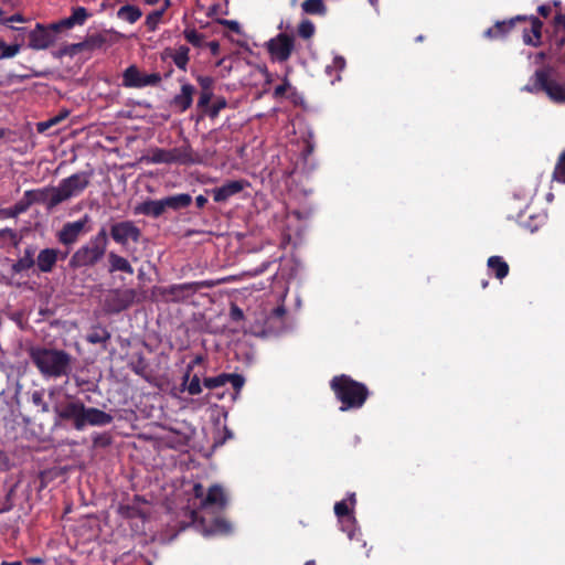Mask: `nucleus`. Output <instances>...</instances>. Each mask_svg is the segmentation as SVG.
I'll list each match as a JSON object with an SVG mask.
<instances>
[{
  "mask_svg": "<svg viewBox=\"0 0 565 565\" xmlns=\"http://www.w3.org/2000/svg\"><path fill=\"white\" fill-rule=\"evenodd\" d=\"M60 422L71 423L75 430L82 431L87 425L106 426L113 422V416L96 407H86L79 401H67L54 407Z\"/></svg>",
  "mask_w": 565,
  "mask_h": 565,
  "instance_id": "obj_1",
  "label": "nucleus"
},
{
  "mask_svg": "<svg viewBox=\"0 0 565 565\" xmlns=\"http://www.w3.org/2000/svg\"><path fill=\"white\" fill-rule=\"evenodd\" d=\"M330 388L341 403V412L361 408L370 396V391L364 383L358 382L347 374L333 376L330 381Z\"/></svg>",
  "mask_w": 565,
  "mask_h": 565,
  "instance_id": "obj_2",
  "label": "nucleus"
},
{
  "mask_svg": "<svg viewBox=\"0 0 565 565\" xmlns=\"http://www.w3.org/2000/svg\"><path fill=\"white\" fill-rule=\"evenodd\" d=\"M30 358L39 372L45 377H62L71 371L72 356L63 350L32 348Z\"/></svg>",
  "mask_w": 565,
  "mask_h": 565,
  "instance_id": "obj_3",
  "label": "nucleus"
},
{
  "mask_svg": "<svg viewBox=\"0 0 565 565\" xmlns=\"http://www.w3.org/2000/svg\"><path fill=\"white\" fill-rule=\"evenodd\" d=\"M108 246V233L106 227H100L89 241L77 248L72 255L68 266L73 269L92 268L105 256Z\"/></svg>",
  "mask_w": 565,
  "mask_h": 565,
  "instance_id": "obj_4",
  "label": "nucleus"
},
{
  "mask_svg": "<svg viewBox=\"0 0 565 565\" xmlns=\"http://www.w3.org/2000/svg\"><path fill=\"white\" fill-rule=\"evenodd\" d=\"M120 245L132 262H138L137 249L129 246L130 243L138 244L142 237L141 230L134 221L125 220L114 222L109 226L108 238Z\"/></svg>",
  "mask_w": 565,
  "mask_h": 565,
  "instance_id": "obj_5",
  "label": "nucleus"
},
{
  "mask_svg": "<svg viewBox=\"0 0 565 565\" xmlns=\"http://www.w3.org/2000/svg\"><path fill=\"white\" fill-rule=\"evenodd\" d=\"M530 93H545L554 103H565V83L552 78L551 68H539L531 77V84L524 87Z\"/></svg>",
  "mask_w": 565,
  "mask_h": 565,
  "instance_id": "obj_6",
  "label": "nucleus"
},
{
  "mask_svg": "<svg viewBox=\"0 0 565 565\" xmlns=\"http://www.w3.org/2000/svg\"><path fill=\"white\" fill-rule=\"evenodd\" d=\"M90 175L89 172L82 171L62 179L54 189L55 199L53 201L61 204L82 194L90 183Z\"/></svg>",
  "mask_w": 565,
  "mask_h": 565,
  "instance_id": "obj_7",
  "label": "nucleus"
},
{
  "mask_svg": "<svg viewBox=\"0 0 565 565\" xmlns=\"http://www.w3.org/2000/svg\"><path fill=\"white\" fill-rule=\"evenodd\" d=\"M192 492L194 498L201 499V509L215 508L217 511H223L227 507V495L220 484L211 486L205 494L204 487L201 483H194Z\"/></svg>",
  "mask_w": 565,
  "mask_h": 565,
  "instance_id": "obj_8",
  "label": "nucleus"
},
{
  "mask_svg": "<svg viewBox=\"0 0 565 565\" xmlns=\"http://www.w3.org/2000/svg\"><path fill=\"white\" fill-rule=\"evenodd\" d=\"M137 291L135 289H111L104 299V311L109 315L119 313L128 309L136 300Z\"/></svg>",
  "mask_w": 565,
  "mask_h": 565,
  "instance_id": "obj_9",
  "label": "nucleus"
},
{
  "mask_svg": "<svg viewBox=\"0 0 565 565\" xmlns=\"http://www.w3.org/2000/svg\"><path fill=\"white\" fill-rule=\"evenodd\" d=\"M214 284L212 281H191L183 284H174L161 289V295L167 297L173 302H180L194 295L202 288H211Z\"/></svg>",
  "mask_w": 565,
  "mask_h": 565,
  "instance_id": "obj_10",
  "label": "nucleus"
},
{
  "mask_svg": "<svg viewBox=\"0 0 565 565\" xmlns=\"http://www.w3.org/2000/svg\"><path fill=\"white\" fill-rule=\"evenodd\" d=\"M267 51L273 61L286 62L295 50V38L288 33H279L266 43Z\"/></svg>",
  "mask_w": 565,
  "mask_h": 565,
  "instance_id": "obj_11",
  "label": "nucleus"
},
{
  "mask_svg": "<svg viewBox=\"0 0 565 565\" xmlns=\"http://www.w3.org/2000/svg\"><path fill=\"white\" fill-rule=\"evenodd\" d=\"M161 79L159 73L143 74L136 65L128 66L122 73V86L127 88L157 86Z\"/></svg>",
  "mask_w": 565,
  "mask_h": 565,
  "instance_id": "obj_12",
  "label": "nucleus"
},
{
  "mask_svg": "<svg viewBox=\"0 0 565 565\" xmlns=\"http://www.w3.org/2000/svg\"><path fill=\"white\" fill-rule=\"evenodd\" d=\"M60 30H53L52 23L44 25L36 23L35 28L29 32V47L33 50H46L56 42V34Z\"/></svg>",
  "mask_w": 565,
  "mask_h": 565,
  "instance_id": "obj_13",
  "label": "nucleus"
},
{
  "mask_svg": "<svg viewBox=\"0 0 565 565\" xmlns=\"http://www.w3.org/2000/svg\"><path fill=\"white\" fill-rule=\"evenodd\" d=\"M168 150L170 164L193 166L202 163V157L193 150L188 139L181 146Z\"/></svg>",
  "mask_w": 565,
  "mask_h": 565,
  "instance_id": "obj_14",
  "label": "nucleus"
},
{
  "mask_svg": "<svg viewBox=\"0 0 565 565\" xmlns=\"http://www.w3.org/2000/svg\"><path fill=\"white\" fill-rule=\"evenodd\" d=\"M89 221V215L85 214L83 217L75 222L65 223L57 233L58 242L66 246L75 244L78 241L81 234L85 231V226Z\"/></svg>",
  "mask_w": 565,
  "mask_h": 565,
  "instance_id": "obj_15",
  "label": "nucleus"
},
{
  "mask_svg": "<svg viewBox=\"0 0 565 565\" xmlns=\"http://www.w3.org/2000/svg\"><path fill=\"white\" fill-rule=\"evenodd\" d=\"M522 24V39L526 45L537 47L542 44V21L534 15L526 17L525 22H519Z\"/></svg>",
  "mask_w": 565,
  "mask_h": 565,
  "instance_id": "obj_16",
  "label": "nucleus"
},
{
  "mask_svg": "<svg viewBox=\"0 0 565 565\" xmlns=\"http://www.w3.org/2000/svg\"><path fill=\"white\" fill-rule=\"evenodd\" d=\"M526 15H516L509 20L497 21L493 26L487 29L483 33L484 38L490 40L503 39L507 34L514 29L519 22H525Z\"/></svg>",
  "mask_w": 565,
  "mask_h": 565,
  "instance_id": "obj_17",
  "label": "nucleus"
},
{
  "mask_svg": "<svg viewBox=\"0 0 565 565\" xmlns=\"http://www.w3.org/2000/svg\"><path fill=\"white\" fill-rule=\"evenodd\" d=\"M247 184L248 182L244 180L228 181L222 186L212 190L213 200L217 203L225 202L233 195L242 192Z\"/></svg>",
  "mask_w": 565,
  "mask_h": 565,
  "instance_id": "obj_18",
  "label": "nucleus"
},
{
  "mask_svg": "<svg viewBox=\"0 0 565 565\" xmlns=\"http://www.w3.org/2000/svg\"><path fill=\"white\" fill-rule=\"evenodd\" d=\"M55 186H45L41 189L28 190V196L31 198L33 204H43L47 211H53L58 202H54L55 199Z\"/></svg>",
  "mask_w": 565,
  "mask_h": 565,
  "instance_id": "obj_19",
  "label": "nucleus"
},
{
  "mask_svg": "<svg viewBox=\"0 0 565 565\" xmlns=\"http://www.w3.org/2000/svg\"><path fill=\"white\" fill-rule=\"evenodd\" d=\"M89 17L88 11L84 7L73 8L72 14L68 18L62 19L52 23L53 30L72 29L75 25H83Z\"/></svg>",
  "mask_w": 565,
  "mask_h": 565,
  "instance_id": "obj_20",
  "label": "nucleus"
},
{
  "mask_svg": "<svg viewBox=\"0 0 565 565\" xmlns=\"http://www.w3.org/2000/svg\"><path fill=\"white\" fill-rule=\"evenodd\" d=\"M163 199L160 200H146L135 206L134 213L136 215H145L152 218H158L166 213Z\"/></svg>",
  "mask_w": 565,
  "mask_h": 565,
  "instance_id": "obj_21",
  "label": "nucleus"
},
{
  "mask_svg": "<svg viewBox=\"0 0 565 565\" xmlns=\"http://www.w3.org/2000/svg\"><path fill=\"white\" fill-rule=\"evenodd\" d=\"M60 257V250L55 248L42 249L35 260L40 273H51Z\"/></svg>",
  "mask_w": 565,
  "mask_h": 565,
  "instance_id": "obj_22",
  "label": "nucleus"
},
{
  "mask_svg": "<svg viewBox=\"0 0 565 565\" xmlns=\"http://www.w3.org/2000/svg\"><path fill=\"white\" fill-rule=\"evenodd\" d=\"M194 93V86L185 83L181 86L180 93L173 97L171 103L179 111L184 113L192 106Z\"/></svg>",
  "mask_w": 565,
  "mask_h": 565,
  "instance_id": "obj_23",
  "label": "nucleus"
},
{
  "mask_svg": "<svg viewBox=\"0 0 565 565\" xmlns=\"http://www.w3.org/2000/svg\"><path fill=\"white\" fill-rule=\"evenodd\" d=\"M107 260H108L109 274L120 271V273H125L128 275H132L135 271L128 258H126L113 250L108 253Z\"/></svg>",
  "mask_w": 565,
  "mask_h": 565,
  "instance_id": "obj_24",
  "label": "nucleus"
},
{
  "mask_svg": "<svg viewBox=\"0 0 565 565\" xmlns=\"http://www.w3.org/2000/svg\"><path fill=\"white\" fill-rule=\"evenodd\" d=\"M166 211H180L186 209L192 203V196L188 193H179L163 198Z\"/></svg>",
  "mask_w": 565,
  "mask_h": 565,
  "instance_id": "obj_25",
  "label": "nucleus"
},
{
  "mask_svg": "<svg viewBox=\"0 0 565 565\" xmlns=\"http://www.w3.org/2000/svg\"><path fill=\"white\" fill-rule=\"evenodd\" d=\"M34 254L35 249L32 246L26 247L23 255L12 265V271L20 274L31 269L35 265Z\"/></svg>",
  "mask_w": 565,
  "mask_h": 565,
  "instance_id": "obj_26",
  "label": "nucleus"
},
{
  "mask_svg": "<svg viewBox=\"0 0 565 565\" xmlns=\"http://www.w3.org/2000/svg\"><path fill=\"white\" fill-rule=\"evenodd\" d=\"M488 268L498 279H503L509 275V264L501 256H491L487 262Z\"/></svg>",
  "mask_w": 565,
  "mask_h": 565,
  "instance_id": "obj_27",
  "label": "nucleus"
},
{
  "mask_svg": "<svg viewBox=\"0 0 565 565\" xmlns=\"http://www.w3.org/2000/svg\"><path fill=\"white\" fill-rule=\"evenodd\" d=\"M551 55L556 62H565V34H555L550 41Z\"/></svg>",
  "mask_w": 565,
  "mask_h": 565,
  "instance_id": "obj_28",
  "label": "nucleus"
},
{
  "mask_svg": "<svg viewBox=\"0 0 565 565\" xmlns=\"http://www.w3.org/2000/svg\"><path fill=\"white\" fill-rule=\"evenodd\" d=\"M334 513L342 524L348 523L349 527H353V516L348 503L344 500L339 501L334 504ZM347 531L349 536L351 537L352 529H348Z\"/></svg>",
  "mask_w": 565,
  "mask_h": 565,
  "instance_id": "obj_29",
  "label": "nucleus"
},
{
  "mask_svg": "<svg viewBox=\"0 0 565 565\" xmlns=\"http://www.w3.org/2000/svg\"><path fill=\"white\" fill-rule=\"evenodd\" d=\"M141 15H142L141 10L137 6H132V4L122 6L117 11L118 19L127 21L131 24L137 22L141 18Z\"/></svg>",
  "mask_w": 565,
  "mask_h": 565,
  "instance_id": "obj_30",
  "label": "nucleus"
},
{
  "mask_svg": "<svg viewBox=\"0 0 565 565\" xmlns=\"http://www.w3.org/2000/svg\"><path fill=\"white\" fill-rule=\"evenodd\" d=\"M189 52L190 49L188 46L180 45L173 53H170L169 56L172 58L178 68L186 71V66L190 60Z\"/></svg>",
  "mask_w": 565,
  "mask_h": 565,
  "instance_id": "obj_31",
  "label": "nucleus"
},
{
  "mask_svg": "<svg viewBox=\"0 0 565 565\" xmlns=\"http://www.w3.org/2000/svg\"><path fill=\"white\" fill-rule=\"evenodd\" d=\"M32 205L31 198L28 196V190L23 193V196L9 210L6 211L9 217H15L19 214L26 212Z\"/></svg>",
  "mask_w": 565,
  "mask_h": 565,
  "instance_id": "obj_32",
  "label": "nucleus"
},
{
  "mask_svg": "<svg viewBox=\"0 0 565 565\" xmlns=\"http://www.w3.org/2000/svg\"><path fill=\"white\" fill-rule=\"evenodd\" d=\"M301 8L307 14L322 15L326 13V6L322 0H305Z\"/></svg>",
  "mask_w": 565,
  "mask_h": 565,
  "instance_id": "obj_33",
  "label": "nucleus"
},
{
  "mask_svg": "<svg viewBox=\"0 0 565 565\" xmlns=\"http://www.w3.org/2000/svg\"><path fill=\"white\" fill-rule=\"evenodd\" d=\"M86 339L92 344H104L110 339V333L105 328H97L89 332Z\"/></svg>",
  "mask_w": 565,
  "mask_h": 565,
  "instance_id": "obj_34",
  "label": "nucleus"
},
{
  "mask_svg": "<svg viewBox=\"0 0 565 565\" xmlns=\"http://www.w3.org/2000/svg\"><path fill=\"white\" fill-rule=\"evenodd\" d=\"M147 161L151 162V163H156V164H159V163L170 164L169 150L163 149V148H154L151 150V153L147 158Z\"/></svg>",
  "mask_w": 565,
  "mask_h": 565,
  "instance_id": "obj_35",
  "label": "nucleus"
},
{
  "mask_svg": "<svg viewBox=\"0 0 565 565\" xmlns=\"http://www.w3.org/2000/svg\"><path fill=\"white\" fill-rule=\"evenodd\" d=\"M231 531H232L231 523L227 520L222 519V518H216L212 522L211 529H210V533H213V534H228V533H231Z\"/></svg>",
  "mask_w": 565,
  "mask_h": 565,
  "instance_id": "obj_36",
  "label": "nucleus"
},
{
  "mask_svg": "<svg viewBox=\"0 0 565 565\" xmlns=\"http://www.w3.org/2000/svg\"><path fill=\"white\" fill-rule=\"evenodd\" d=\"M227 383H228L227 373H222V374H220L217 376H213V377H205L203 380V385L209 390L224 386Z\"/></svg>",
  "mask_w": 565,
  "mask_h": 565,
  "instance_id": "obj_37",
  "label": "nucleus"
},
{
  "mask_svg": "<svg viewBox=\"0 0 565 565\" xmlns=\"http://www.w3.org/2000/svg\"><path fill=\"white\" fill-rule=\"evenodd\" d=\"M553 179L559 183H565V150L558 157L553 171Z\"/></svg>",
  "mask_w": 565,
  "mask_h": 565,
  "instance_id": "obj_38",
  "label": "nucleus"
},
{
  "mask_svg": "<svg viewBox=\"0 0 565 565\" xmlns=\"http://www.w3.org/2000/svg\"><path fill=\"white\" fill-rule=\"evenodd\" d=\"M185 40L191 43L195 47L203 46L204 35L198 32L195 29H185L184 32Z\"/></svg>",
  "mask_w": 565,
  "mask_h": 565,
  "instance_id": "obj_39",
  "label": "nucleus"
},
{
  "mask_svg": "<svg viewBox=\"0 0 565 565\" xmlns=\"http://www.w3.org/2000/svg\"><path fill=\"white\" fill-rule=\"evenodd\" d=\"M163 13H164V9H161V10H154L147 15L145 24H146L148 31H154L157 29L159 22L161 21L162 17H163Z\"/></svg>",
  "mask_w": 565,
  "mask_h": 565,
  "instance_id": "obj_40",
  "label": "nucleus"
},
{
  "mask_svg": "<svg viewBox=\"0 0 565 565\" xmlns=\"http://www.w3.org/2000/svg\"><path fill=\"white\" fill-rule=\"evenodd\" d=\"M315 31H316L315 24L308 19L302 20L298 25V34L300 38H302L305 40L312 38L315 34Z\"/></svg>",
  "mask_w": 565,
  "mask_h": 565,
  "instance_id": "obj_41",
  "label": "nucleus"
},
{
  "mask_svg": "<svg viewBox=\"0 0 565 565\" xmlns=\"http://www.w3.org/2000/svg\"><path fill=\"white\" fill-rule=\"evenodd\" d=\"M21 43L14 42L12 44H7L3 42V47L0 50V60L11 58L15 56L21 50Z\"/></svg>",
  "mask_w": 565,
  "mask_h": 565,
  "instance_id": "obj_42",
  "label": "nucleus"
},
{
  "mask_svg": "<svg viewBox=\"0 0 565 565\" xmlns=\"http://www.w3.org/2000/svg\"><path fill=\"white\" fill-rule=\"evenodd\" d=\"M105 43V39L102 35L89 36L85 42L75 44L74 47L82 49L83 46L88 47H100Z\"/></svg>",
  "mask_w": 565,
  "mask_h": 565,
  "instance_id": "obj_43",
  "label": "nucleus"
},
{
  "mask_svg": "<svg viewBox=\"0 0 565 565\" xmlns=\"http://www.w3.org/2000/svg\"><path fill=\"white\" fill-rule=\"evenodd\" d=\"M226 106H227L226 99L224 97H220L214 102V104L211 107H209L207 115L211 118H215L218 116V114L222 109L226 108Z\"/></svg>",
  "mask_w": 565,
  "mask_h": 565,
  "instance_id": "obj_44",
  "label": "nucleus"
},
{
  "mask_svg": "<svg viewBox=\"0 0 565 565\" xmlns=\"http://www.w3.org/2000/svg\"><path fill=\"white\" fill-rule=\"evenodd\" d=\"M186 392L194 396L202 393L201 382L199 375L194 374L185 387Z\"/></svg>",
  "mask_w": 565,
  "mask_h": 565,
  "instance_id": "obj_45",
  "label": "nucleus"
},
{
  "mask_svg": "<svg viewBox=\"0 0 565 565\" xmlns=\"http://www.w3.org/2000/svg\"><path fill=\"white\" fill-rule=\"evenodd\" d=\"M25 21H26V19H25L22 14H20V13H15V14H13V15H11V17H8V18L3 19V20H2V23H3L4 25H8V26H9V24H10L11 22H20V23H23V22H25ZM10 28H11L12 30H15V31H19V32H24V31H25V29H24V28H15V26H11V25H10Z\"/></svg>",
  "mask_w": 565,
  "mask_h": 565,
  "instance_id": "obj_46",
  "label": "nucleus"
},
{
  "mask_svg": "<svg viewBox=\"0 0 565 565\" xmlns=\"http://www.w3.org/2000/svg\"><path fill=\"white\" fill-rule=\"evenodd\" d=\"M196 82L201 87V90H213L214 79L211 76L199 75Z\"/></svg>",
  "mask_w": 565,
  "mask_h": 565,
  "instance_id": "obj_47",
  "label": "nucleus"
},
{
  "mask_svg": "<svg viewBox=\"0 0 565 565\" xmlns=\"http://www.w3.org/2000/svg\"><path fill=\"white\" fill-rule=\"evenodd\" d=\"M212 97H213V90H201L200 97L198 100V107L199 108L209 107Z\"/></svg>",
  "mask_w": 565,
  "mask_h": 565,
  "instance_id": "obj_48",
  "label": "nucleus"
},
{
  "mask_svg": "<svg viewBox=\"0 0 565 565\" xmlns=\"http://www.w3.org/2000/svg\"><path fill=\"white\" fill-rule=\"evenodd\" d=\"M227 377H228V383L232 384L233 388L235 391H241L244 383H245V379L243 377V375L241 374H227Z\"/></svg>",
  "mask_w": 565,
  "mask_h": 565,
  "instance_id": "obj_49",
  "label": "nucleus"
},
{
  "mask_svg": "<svg viewBox=\"0 0 565 565\" xmlns=\"http://www.w3.org/2000/svg\"><path fill=\"white\" fill-rule=\"evenodd\" d=\"M553 25L555 31L564 30L565 31V13L558 9L553 18Z\"/></svg>",
  "mask_w": 565,
  "mask_h": 565,
  "instance_id": "obj_50",
  "label": "nucleus"
},
{
  "mask_svg": "<svg viewBox=\"0 0 565 565\" xmlns=\"http://www.w3.org/2000/svg\"><path fill=\"white\" fill-rule=\"evenodd\" d=\"M345 58L343 56L337 55L333 57L332 65L327 66V72H330L331 68L341 72L345 68Z\"/></svg>",
  "mask_w": 565,
  "mask_h": 565,
  "instance_id": "obj_51",
  "label": "nucleus"
},
{
  "mask_svg": "<svg viewBox=\"0 0 565 565\" xmlns=\"http://www.w3.org/2000/svg\"><path fill=\"white\" fill-rule=\"evenodd\" d=\"M291 88L290 83L287 78L284 79V82L278 85L274 90V97L275 98H281L286 95V93Z\"/></svg>",
  "mask_w": 565,
  "mask_h": 565,
  "instance_id": "obj_52",
  "label": "nucleus"
},
{
  "mask_svg": "<svg viewBox=\"0 0 565 565\" xmlns=\"http://www.w3.org/2000/svg\"><path fill=\"white\" fill-rule=\"evenodd\" d=\"M60 121H61L60 117H53V118H51L49 120L38 122L36 129H38L39 132H45L49 128H51L52 126L58 124Z\"/></svg>",
  "mask_w": 565,
  "mask_h": 565,
  "instance_id": "obj_53",
  "label": "nucleus"
},
{
  "mask_svg": "<svg viewBox=\"0 0 565 565\" xmlns=\"http://www.w3.org/2000/svg\"><path fill=\"white\" fill-rule=\"evenodd\" d=\"M13 493V489L11 488L8 493L6 494L4 502L0 505V513H4L10 511L13 508V503L11 500Z\"/></svg>",
  "mask_w": 565,
  "mask_h": 565,
  "instance_id": "obj_54",
  "label": "nucleus"
},
{
  "mask_svg": "<svg viewBox=\"0 0 565 565\" xmlns=\"http://www.w3.org/2000/svg\"><path fill=\"white\" fill-rule=\"evenodd\" d=\"M220 23L228 28L231 31L235 33H241V25L235 20H220Z\"/></svg>",
  "mask_w": 565,
  "mask_h": 565,
  "instance_id": "obj_55",
  "label": "nucleus"
},
{
  "mask_svg": "<svg viewBox=\"0 0 565 565\" xmlns=\"http://www.w3.org/2000/svg\"><path fill=\"white\" fill-rule=\"evenodd\" d=\"M230 316H231L232 320L239 321L244 318V312L239 307H237L236 305H233L231 307Z\"/></svg>",
  "mask_w": 565,
  "mask_h": 565,
  "instance_id": "obj_56",
  "label": "nucleus"
},
{
  "mask_svg": "<svg viewBox=\"0 0 565 565\" xmlns=\"http://www.w3.org/2000/svg\"><path fill=\"white\" fill-rule=\"evenodd\" d=\"M286 315V308L284 306H278L273 309L270 316L273 318L281 319Z\"/></svg>",
  "mask_w": 565,
  "mask_h": 565,
  "instance_id": "obj_57",
  "label": "nucleus"
},
{
  "mask_svg": "<svg viewBox=\"0 0 565 565\" xmlns=\"http://www.w3.org/2000/svg\"><path fill=\"white\" fill-rule=\"evenodd\" d=\"M145 367H146V365H145L142 358H139L138 362L136 364H132V371L136 374H142L145 371Z\"/></svg>",
  "mask_w": 565,
  "mask_h": 565,
  "instance_id": "obj_58",
  "label": "nucleus"
},
{
  "mask_svg": "<svg viewBox=\"0 0 565 565\" xmlns=\"http://www.w3.org/2000/svg\"><path fill=\"white\" fill-rule=\"evenodd\" d=\"M537 12L541 17L547 18L552 12V7L548 4H542L537 8Z\"/></svg>",
  "mask_w": 565,
  "mask_h": 565,
  "instance_id": "obj_59",
  "label": "nucleus"
},
{
  "mask_svg": "<svg viewBox=\"0 0 565 565\" xmlns=\"http://www.w3.org/2000/svg\"><path fill=\"white\" fill-rule=\"evenodd\" d=\"M536 60L539 61H545V60H553L551 55V47L548 46L547 51H541L536 54Z\"/></svg>",
  "mask_w": 565,
  "mask_h": 565,
  "instance_id": "obj_60",
  "label": "nucleus"
},
{
  "mask_svg": "<svg viewBox=\"0 0 565 565\" xmlns=\"http://www.w3.org/2000/svg\"><path fill=\"white\" fill-rule=\"evenodd\" d=\"M204 361V358L202 355H196L188 365L189 371H193L195 365L201 364Z\"/></svg>",
  "mask_w": 565,
  "mask_h": 565,
  "instance_id": "obj_61",
  "label": "nucleus"
},
{
  "mask_svg": "<svg viewBox=\"0 0 565 565\" xmlns=\"http://www.w3.org/2000/svg\"><path fill=\"white\" fill-rule=\"evenodd\" d=\"M191 373L192 371H189V367L185 369V372L182 376V386L185 388L186 385L189 384L190 380L192 379L191 376Z\"/></svg>",
  "mask_w": 565,
  "mask_h": 565,
  "instance_id": "obj_62",
  "label": "nucleus"
},
{
  "mask_svg": "<svg viewBox=\"0 0 565 565\" xmlns=\"http://www.w3.org/2000/svg\"><path fill=\"white\" fill-rule=\"evenodd\" d=\"M207 45H209V47L211 50V53L213 55L218 54V52H220V44H218L217 41H211Z\"/></svg>",
  "mask_w": 565,
  "mask_h": 565,
  "instance_id": "obj_63",
  "label": "nucleus"
},
{
  "mask_svg": "<svg viewBox=\"0 0 565 565\" xmlns=\"http://www.w3.org/2000/svg\"><path fill=\"white\" fill-rule=\"evenodd\" d=\"M207 203V199L204 195H198L195 198V204L199 209L204 207V205Z\"/></svg>",
  "mask_w": 565,
  "mask_h": 565,
  "instance_id": "obj_64",
  "label": "nucleus"
}]
</instances>
